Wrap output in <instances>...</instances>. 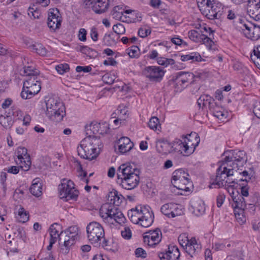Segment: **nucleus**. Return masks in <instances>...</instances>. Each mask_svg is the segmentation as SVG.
<instances>
[{"instance_id": "603ef678", "label": "nucleus", "mask_w": 260, "mask_h": 260, "mask_svg": "<svg viewBox=\"0 0 260 260\" xmlns=\"http://www.w3.org/2000/svg\"><path fill=\"white\" fill-rule=\"evenodd\" d=\"M241 174L243 175V177H244V178H242L239 180L238 179V183L240 181H245L246 182H248L251 178L252 175L248 173L247 171H244Z\"/></svg>"}, {"instance_id": "bf43d9fd", "label": "nucleus", "mask_w": 260, "mask_h": 260, "mask_svg": "<svg viewBox=\"0 0 260 260\" xmlns=\"http://www.w3.org/2000/svg\"><path fill=\"white\" fill-rule=\"evenodd\" d=\"M91 70V68L90 66H78L76 68V71L77 72L88 73Z\"/></svg>"}, {"instance_id": "4468645a", "label": "nucleus", "mask_w": 260, "mask_h": 260, "mask_svg": "<svg viewBox=\"0 0 260 260\" xmlns=\"http://www.w3.org/2000/svg\"><path fill=\"white\" fill-rule=\"evenodd\" d=\"M226 9L224 8L221 3L213 0L208 7L205 15L209 19L220 20L225 13Z\"/></svg>"}, {"instance_id": "69168bd1", "label": "nucleus", "mask_w": 260, "mask_h": 260, "mask_svg": "<svg viewBox=\"0 0 260 260\" xmlns=\"http://www.w3.org/2000/svg\"><path fill=\"white\" fill-rule=\"evenodd\" d=\"M90 36L92 40L95 42L98 39V33L97 31V29L95 27H93L91 28L90 30Z\"/></svg>"}, {"instance_id": "ea45409f", "label": "nucleus", "mask_w": 260, "mask_h": 260, "mask_svg": "<svg viewBox=\"0 0 260 260\" xmlns=\"http://www.w3.org/2000/svg\"><path fill=\"white\" fill-rule=\"evenodd\" d=\"M30 47L33 51L39 55L44 56L47 53L46 48L40 43H36L30 46Z\"/></svg>"}, {"instance_id": "f257e3e1", "label": "nucleus", "mask_w": 260, "mask_h": 260, "mask_svg": "<svg viewBox=\"0 0 260 260\" xmlns=\"http://www.w3.org/2000/svg\"><path fill=\"white\" fill-rule=\"evenodd\" d=\"M223 160L218 162L219 167L216 170L215 178H211L210 188H221L225 183H232L231 177L234 175L236 169L239 170L247 160L246 153L244 151L235 150L225 153Z\"/></svg>"}, {"instance_id": "412c9836", "label": "nucleus", "mask_w": 260, "mask_h": 260, "mask_svg": "<svg viewBox=\"0 0 260 260\" xmlns=\"http://www.w3.org/2000/svg\"><path fill=\"white\" fill-rule=\"evenodd\" d=\"M60 225L56 223L52 224L49 228V233L50 236V239L57 241L58 239L59 241L61 242L65 237L66 234L64 231H61Z\"/></svg>"}, {"instance_id": "1a4fd4ad", "label": "nucleus", "mask_w": 260, "mask_h": 260, "mask_svg": "<svg viewBox=\"0 0 260 260\" xmlns=\"http://www.w3.org/2000/svg\"><path fill=\"white\" fill-rule=\"evenodd\" d=\"M213 32V31L210 27H208L206 24L199 19L196 20V42H202L211 49L214 42L209 36L212 35Z\"/></svg>"}, {"instance_id": "ddd939ff", "label": "nucleus", "mask_w": 260, "mask_h": 260, "mask_svg": "<svg viewBox=\"0 0 260 260\" xmlns=\"http://www.w3.org/2000/svg\"><path fill=\"white\" fill-rule=\"evenodd\" d=\"M65 237L63 239V245L60 248V252L67 254L69 252L70 247L75 243V240L78 237V229L76 226H72L64 231Z\"/></svg>"}, {"instance_id": "13d9d810", "label": "nucleus", "mask_w": 260, "mask_h": 260, "mask_svg": "<svg viewBox=\"0 0 260 260\" xmlns=\"http://www.w3.org/2000/svg\"><path fill=\"white\" fill-rule=\"evenodd\" d=\"M160 260H171L169 253V250L165 252H159L158 254Z\"/></svg>"}, {"instance_id": "cd10ccee", "label": "nucleus", "mask_w": 260, "mask_h": 260, "mask_svg": "<svg viewBox=\"0 0 260 260\" xmlns=\"http://www.w3.org/2000/svg\"><path fill=\"white\" fill-rule=\"evenodd\" d=\"M249 25L251 27L252 32L250 34L249 30H246V37L252 40H257L260 38V26L252 23H249Z\"/></svg>"}, {"instance_id": "bb28decb", "label": "nucleus", "mask_w": 260, "mask_h": 260, "mask_svg": "<svg viewBox=\"0 0 260 260\" xmlns=\"http://www.w3.org/2000/svg\"><path fill=\"white\" fill-rule=\"evenodd\" d=\"M194 75L192 73L180 72L177 74L176 80L178 83L181 82L182 84H185L189 82L192 83L194 81Z\"/></svg>"}, {"instance_id": "49530a36", "label": "nucleus", "mask_w": 260, "mask_h": 260, "mask_svg": "<svg viewBox=\"0 0 260 260\" xmlns=\"http://www.w3.org/2000/svg\"><path fill=\"white\" fill-rule=\"evenodd\" d=\"M140 49L137 46H133L130 49H127V54L131 58H138L139 56Z\"/></svg>"}, {"instance_id": "09e8293b", "label": "nucleus", "mask_w": 260, "mask_h": 260, "mask_svg": "<svg viewBox=\"0 0 260 260\" xmlns=\"http://www.w3.org/2000/svg\"><path fill=\"white\" fill-rule=\"evenodd\" d=\"M113 30L114 32L117 35L123 34L125 32V29L124 25L121 23H117L113 26Z\"/></svg>"}, {"instance_id": "8fccbe9b", "label": "nucleus", "mask_w": 260, "mask_h": 260, "mask_svg": "<svg viewBox=\"0 0 260 260\" xmlns=\"http://www.w3.org/2000/svg\"><path fill=\"white\" fill-rule=\"evenodd\" d=\"M115 79V76L113 75H111L110 74H106L103 76V80L108 84L110 85L113 83Z\"/></svg>"}, {"instance_id": "6e6d98bb", "label": "nucleus", "mask_w": 260, "mask_h": 260, "mask_svg": "<svg viewBox=\"0 0 260 260\" xmlns=\"http://www.w3.org/2000/svg\"><path fill=\"white\" fill-rule=\"evenodd\" d=\"M197 210L199 214H196V215H203L205 212V207L204 203L200 201L198 204Z\"/></svg>"}, {"instance_id": "39448f33", "label": "nucleus", "mask_w": 260, "mask_h": 260, "mask_svg": "<svg viewBox=\"0 0 260 260\" xmlns=\"http://www.w3.org/2000/svg\"><path fill=\"white\" fill-rule=\"evenodd\" d=\"M128 216L135 224L140 223L144 228L150 226L153 222L154 215L148 206H137L128 211Z\"/></svg>"}, {"instance_id": "680f3d73", "label": "nucleus", "mask_w": 260, "mask_h": 260, "mask_svg": "<svg viewBox=\"0 0 260 260\" xmlns=\"http://www.w3.org/2000/svg\"><path fill=\"white\" fill-rule=\"evenodd\" d=\"M121 236L126 239H129L132 237V233L130 229L128 228H125L124 231H121Z\"/></svg>"}, {"instance_id": "2eb2a0df", "label": "nucleus", "mask_w": 260, "mask_h": 260, "mask_svg": "<svg viewBox=\"0 0 260 260\" xmlns=\"http://www.w3.org/2000/svg\"><path fill=\"white\" fill-rule=\"evenodd\" d=\"M16 164L24 171L29 170L31 164L30 157L27 153V150L24 147H18L16 152Z\"/></svg>"}, {"instance_id": "4c0bfd02", "label": "nucleus", "mask_w": 260, "mask_h": 260, "mask_svg": "<svg viewBox=\"0 0 260 260\" xmlns=\"http://www.w3.org/2000/svg\"><path fill=\"white\" fill-rule=\"evenodd\" d=\"M253 54L251 55V59L253 63L260 69V45L253 50Z\"/></svg>"}, {"instance_id": "9b49d317", "label": "nucleus", "mask_w": 260, "mask_h": 260, "mask_svg": "<svg viewBox=\"0 0 260 260\" xmlns=\"http://www.w3.org/2000/svg\"><path fill=\"white\" fill-rule=\"evenodd\" d=\"M37 79H26L23 82L21 96L23 99H29L41 90V83Z\"/></svg>"}, {"instance_id": "5fc2aeb1", "label": "nucleus", "mask_w": 260, "mask_h": 260, "mask_svg": "<svg viewBox=\"0 0 260 260\" xmlns=\"http://www.w3.org/2000/svg\"><path fill=\"white\" fill-rule=\"evenodd\" d=\"M177 182L179 184L183 183L185 185H191L192 187L193 186L191 181H190V179L187 177L184 178V180L182 179V181H181L180 180H178V181H172V183L174 185H177Z\"/></svg>"}, {"instance_id": "e433bc0d", "label": "nucleus", "mask_w": 260, "mask_h": 260, "mask_svg": "<svg viewBox=\"0 0 260 260\" xmlns=\"http://www.w3.org/2000/svg\"><path fill=\"white\" fill-rule=\"evenodd\" d=\"M211 0H196L198 7L203 14H205L208 7H210V4L211 3Z\"/></svg>"}, {"instance_id": "5701e85b", "label": "nucleus", "mask_w": 260, "mask_h": 260, "mask_svg": "<svg viewBox=\"0 0 260 260\" xmlns=\"http://www.w3.org/2000/svg\"><path fill=\"white\" fill-rule=\"evenodd\" d=\"M157 151L162 154H167L172 152V143L164 139L158 140L156 144Z\"/></svg>"}, {"instance_id": "393cba45", "label": "nucleus", "mask_w": 260, "mask_h": 260, "mask_svg": "<svg viewBox=\"0 0 260 260\" xmlns=\"http://www.w3.org/2000/svg\"><path fill=\"white\" fill-rule=\"evenodd\" d=\"M109 6V0H97L93 5V11L96 14H102L108 10Z\"/></svg>"}, {"instance_id": "de8ad7c7", "label": "nucleus", "mask_w": 260, "mask_h": 260, "mask_svg": "<svg viewBox=\"0 0 260 260\" xmlns=\"http://www.w3.org/2000/svg\"><path fill=\"white\" fill-rule=\"evenodd\" d=\"M56 71L60 75H63L65 73L69 71V65L67 63L60 64L55 67Z\"/></svg>"}, {"instance_id": "338daca9", "label": "nucleus", "mask_w": 260, "mask_h": 260, "mask_svg": "<svg viewBox=\"0 0 260 260\" xmlns=\"http://www.w3.org/2000/svg\"><path fill=\"white\" fill-rule=\"evenodd\" d=\"M12 100L10 98H7L5 100L2 104V107L4 109L8 108L12 103Z\"/></svg>"}, {"instance_id": "b1692460", "label": "nucleus", "mask_w": 260, "mask_h": 260, "mask_svg": "<svg viewBox=\"0 0 260 260\" xmlns=\"http://www.w3.org/2000/svg\"><path fill=\"white\" fill-rule=\"evenodd\" d=\"M118 143V150L122 154L130 151L134 146V143L126 137H121Z\"/></svg>"}, {"instance_id": "aec40b11", "label": "nucleus", "mask_w": 260, "mask_h": 260, "mask_svg": "<svg viewBox=\"0 0 260 260\" xmlns=\"http://www.w3.org/2000/svg\"><path fill=\"white\" fill-rule=\"evenodd\" d=\"M247 12L254 20H260V0H248Z\"/></svg>"}, {"instance_id": "72a5a7b5", "label": "nucleus", "mask_w": 260, "mask_h": 260, "mask_svg": "<svg viewBox=\"0 0 260 260\" xmlns=\"http://www.w3.org/2000/svg\"><path fill=\"white\" fill-rule=\"evenodd\" d=\"M168 249L171 260H178L180 254L178 248L175 245H169Z\"/></svg>"}, {"instance_id": "20e7f679", "label": "nucleus", "mask_w": 260, "mask_h": 260, "mask_svg": "<svg viewBox=\"0 0 260 260\" xmlns=\"http://www.w3.org/2000/svg\"><path fill=\"white\" fill-rule=\"evenodd\" d=\"M102 147L101 139L93 135H89L83 139L77 147L78 155L89 160L96 158Z\"/></svg>"}, {"instance_id": "9d476101", "label": "nucleus", "mask_w": 260, "mask_h": 260, "mask_svg": "<svg viewBox=\"0 0 260 260\" xmlns=\"http://www.w3.org/2000/svg\"><path fill=\"white\" fill-rule=\"evenodd\" d=\"M59 197L64 201L77 200L79 191L74 187V182L70 180L63 179L58 185Z\"/></svg>"}, {"instance_id": "052dcab7", "label": "nucleus", "mask_w": 260, "mask_h": 260, "mask_svg": "<svg viewBox=\"0 0 260 260\" xmlns=\"http://www.w3.org/2000/svg\"><path fill=\"white\" fill-rule=\"evenodd\" d=\"M86 30L85 28H80L79 31V39L81 41L86 40Z\"/></svg>"}, {"instance_id": "a19ab883", "label": "nucleus", "mask_w": 260, "mask_h": 260, "mask_svg": "<svg viewBox=\"0 0 260 260\" xmlns=\"http://www.w3.org/2000/svg\"><path fill=\"white\" fill-rule=\"evenodd\" d=\"M78 50L89 57L93 56L96 53L95 50L90 48L87 46H80L78 49Z\"/></svg>"}, {"instance_id": "6ab92c4d", "label": "nucleus", "mask_w": 260, "mask_h": 260, "mask_svg": "<svg viewBox=\"0 0 260 260\" xmlns=\"http://www.w3.org/2000/svg\"><path fill=\"white\" fill-rule=\"evenodd\" d=\"M147 235L143 237L144 242L149 246H155L161 240V232L158 228L153 231H150L146 233Z\"/></svg>"}, {"instance_id": "79ce46f5", "label": "nucleus", "mask_w": 260, "mask_h": 260, "mask_svg": "<svg viewBox=\"0 0 260 260\" xmlns=\"http://www.w3.org/2000/svg\"><path fill=\"white\" fill-rule=\"evenodd\" d=\"M157 63L161 66L167 67L168 65L174 64L175 61L174 59L171 58H166L165 57H158L157 58Z\"/></svg>"}, {"instance_id": "864d4df0", "label": "nucleus", "mask_w": 260, "mask_h": 260, "mask_svg": "<svg viewBox=\"0 0 260 260\" xmlns=\"http://www.w3.org/2000/svg\"><path fill=\"white\" fill-rule=\"evenodd\" d=\"M151 30L146 28H140L138 31V35L141 38H145L150 35Z\"/></svg>"}, {"instance_id": "c03bdc74", "label": "nucleus", "mask_w": 260, "mask_h": 260, "mask_svg": "<svg viewBox=\"0 0 260 260\" xmlns=\"http://www.w3.org/2000/svg\"><path fill=\"white\" fill-rule=\"evenodd\" d=\"M148 126L152 129L156 130L160 127L159 119L156 117H151L148 123Z\"/></svg>"}, {"instance_id": "4be33fe9", "label": "nucleus", "mask_w": 260, "mask_h": 260, "mask_svg": "<svg viewBox=\"0 0 260 260\" xmlns=\"http://www.w3.org/2000/svg\"><path fill=\"white\" fill-rule=\"evenodd\" d=\"M87 127L89 128V129L92 132L93 134H104L107 133L109 129V124L106 122L100 123L93 122Z\"/></svg>"}, {"instance_id": "3c124183", "label": "nucleus", "mask_w": 260, "mask_h": 260, "mask_svg": "<svg viewBox=\"0 0 260 260\" xmlns=\"http://www.w3.org/2000/svg\"><path fill=\"white\" fill-rule=\"evenodd\" d=\"M135 255L138 257H141L143 258L147 257V253L143 248H138L135 251Z\"/></svg>"}, {"instance_id": "a211bd4d", "label": "nucleus", "mask_w": 260, "mask_h": 260, "mask_svg": "<svg viewBox=\"0 0 260 260\" xmlns=\"http://www.w3.org/2000/svg\"><path fill=\"white\" fill-rule=\"evenodd\" d=\"M143 74L151 81H160L165 74L164 70L159 67L148 66L143 71Z\"/></svg>"}, {"instance_id": "dca6fc26", "label": "nucleus", "mask_w": 260, "mask_h": 260, "mask_svg": "<svg viewBox=\"0 0 260 260\" xmlns=\"http://www.w3.org/2000/svg\"><path fill=\"white\" fill-rule=\"evenodd\" d=\"M178 242L186 252L187 258H193L195 254V237L189 240L185 234H182L179 236Z\"/></svg>"}, {"instance_id": "f8f14e48", "label": "nucleus", "mask_w": 260, "mask_h": 260, "mask_svg": "<svg viewBox=\"0 0 260 260\" xmlns=\"http://www.w3.org/2000/svg\"><path fill=\"white\" fill-rule=\"evenodd\" d=\"M189 141L186 137L184 138V141L176 139L172 143V152H178L186 156L192 154L195 150V146L193 144L190 146Z\"/></svg>"}, {"instance_id": "c85d7f7f", "label": "nucleus", "mask_w": 260, "mask_h": 260, "mask_svg": "<svg viewBox=\"0 0 260 260\" xmlns=\"http://www.w3.org/2000/svg\"><path fill=\"white\" fill-rule=\"evenodd\" d=\"M23 72L21 75L26 76L27 79H37V75L39 74L37 70H34L31 67H25Z\"/></svg>"}, {"instance_id": "c756f323", "label": "nucleus", "mask_w": 260, "mask_h": 260, "mask_svg": "<svg viewBox=\"0 0 260 260\" xmlns=\"http://www.w3.org/2000/svg\"><path fill=\"white\" fill-rule=\"evenodd\" d=\"M213 100L211 98L207 95H201L197 101L198 105L200 109H203V107L208 105L209 108L212 105L213 103L211 101Z\"/></svg>"}, {"instance_id": "f03ea898", "label": "nucleus", "mask_w": 260, "mask_h": 260, "mask_svg": "<svg viewBox=\"0 0 260 260\" xmlns=\"http://www.w3.org/2000/svg\"><path fill=\"white\" fill-rule=\"evenodd\" d=\"M109 204L103 205L100 210V214L105 222L113 224V221L122 224L125 223L126 218L119 210L111 205L119 206L124 198L115 189L110 191L107 196Z\"/></svg>"}, {"instance_id": "f3484780", "label": "nucleus", "mask_w": 260, "mask_h": 260, "mask_svg": "<svg viewBox=\"0 0 260 260\" xmlns=\"http://www.w3.org/2000/svg\"><path fill=\"white\" fill-rule=\"evenodd\" d=\"M61 17L58 9H50L48 12L47 25L51 31H55L58 29L61 26Z\"/></svg>"}, {"instance_id": "c9c22d12", "label": "nucleus", "mask_w": 260, "mask_h": 260, "mask_svg": "<svg viewBox=\"0 0 260 260\" xmlns=\"http://www.w3.org/2000/svg\"><path fill=\"white\" fill-rule=\"evenodd\" d=\"M209 108L211 111L212 112L213 115L217 118L222 119V118L224 116V114L221 110L222 109L216 105L215 103L214 102H213V104L210 106Z\"/></svg>"}, {"instance_id": "a878e982", "label": "nucleus", "mask_w": 260, "mask_h": 260, "mask_svg": "<svg viewBox=\"0 0 260 260\" xmlns=\"http://www.w3.org/2000/svg\"><path fill=\"white\" fill-rule=\"evenodd\" d=\"M29 190L34 196L39 197L42 195V184L40 178H36L32 180Z\"/></svg>"}, {"instance_id": "774afa93", "label": "nucleus", "mask_w": 260, "mask_h": 260, "mask_svg": "<svg viewBox=\"0 0 260 260\" xmlns=\"http://www.w3.org/2000/svg\"><path fill=\"white\" fill-rule=\"evenodd\" d=\"M249 188L246 186L244 185V184H242V186L241 187V197H248Z\"/></svg>"}, {"instance_id": "f704fd0d", "label": "nucleus", "mask_w": 260, "mask_h": 260, "mask_svg": "<svg viewBox=\"0 0 260 260\" xmlns=\"http://www.w3.org/2000/svg\"><path fill=\"white\" fill-rule=\"evenodd\" d=\"M188 175V174L182 169L177 170L173 173L172 181H178V180L182 181V179L184 180V178L187 177Z\"/></svg>"}, {"instance_id": "2f4dec72", "label": "nucleus", "mask_w": 260, "mask_h": 260, "mask_svg": "<svg viewBox=\"0 0 260 260\" xmlns=\"http://www.w3.org/2000/svg\"><path fill=\"white\" fill-rule=\"evenodd\" d=\"M249 22H247V21L245 20H240L239 24L237 25V28L239 29L240 31H241L243 33V34L245 35V36L246 37V30H249L248 31L249 32V34H251L252 32V30H251V27L249 25Z\"/></svg>"}, {"instance_id": "0e129e2a", "label": "nucleus", "mask_w": 260, "mask_h": 260, "mask_svg": "<svg viewBox=\"0 0 260 260\" xmlns=\"http://www.w3.org/2000/svg\"><path fill=\"white\" fill-rule=\"evenodd\" d=\"M253 113L260 119V102H257L254 105L253 110Z\"/></svg>"}, {"instance_id": "7c9ffc66", "label": "nucleus", "mask_w": 260, "mask_h": 260, "mask_svg": "<svg viewBox=\"0 0 260 260\" xmlns=\"http://www.w3.org/2000/svg\"><path fill=\"white\" fill-rule=\"evenodd\" d=\"M0 124L5 128H10L13 124L12 117L10 115L0 114Z\"/></svg>"}, {"instance_id": "0eeeda50", "label": "nucleus", "mask_w": 260, "mask_h": 260, "mask_svg": "<svg viewBox=\"0 0 260 260\" xmlns=\"http://www.w3.org/2000/svg\"><path fill=\"white\" fill-rule=\"evenodd\" d=\"M87 237L90 243L95 246L101 244L103 247L108 245V240L105 238V231L101 224L92 221L86 226Z\"/></svg>"}, {"instance_id": "e2e57ef3", "label": "nucleus", "mask_w": 260, "mask_h": 260, "mask_svg": "<svg viewBox=\"0 0 260 260\" xmlns=\"http://www.w3.org/2000/svg\"><path fill=\"white\" fill-rule=\"evenodd\" d=\"M225 196L223 194H219L216 198L217 206L219 208L220 207L225 199Z\"/></svg>"}, {"instance_id": "58836bf2", "label": "nucleus", "mask_w": 260, "mask_h": 260, "mask_svg": "<svg viewBox=\"0 0 260 260\" xmlns=\"http://www.w3.org/2000/svg\"><path fill=\"white\" fill-rule=\"evenodd\" d=\"M113 18L117 20H121L123 17V7L120 6L114 7L111 11Z\"/></svg>"}, {"instance_id": "4d7b16f0", "label": "nucleus", "mask_w": 260, "mask_h": 260, "mask_svg": "<svg viewBox=\"0 0 260 260\" xmlns=\"http://www.w3.org/2000/svg\"><path fill=\"white\" fill-rule=\"evenodd\" d=\"M177 189L184 190L185 191H189L190 190V187H192L191 185H185L183 183L179 184L177 183V185H174Z\"/></svg>"}, {"instance_id": "423d86ee", "label": "nucleus", "mask_w": 260, "mask_h": 260, "mask_svg": "<svg viewBox=\"0 0 260 260\" xmlns=\"http://www.w3.org/2000/svg\"><path fill=\"white\" fill-rule=\"evenodd\" d=\"M231 180H235L234 182L225 183L221 187L224 186H227V190L229 194L231 196L232 200L234 202L233 207L234 208V212L235 216L238 220V222L241 223H244L246 221V219L242 215V217H240V215L242 214L244 212V208L247 204L249 205H253V203H247L244 198L241 197V195L239 194L238 191H236V193L237 196H235V191L234 190L233 187L235 184L238 183L237 179L233 178L231 177Z\"/></svg>"}, {"instance_id": "473e14b6", "label": "nucleus", "mask_w": 260, "mask_h": 260, "mask_svg": "<svg viewBox=\"0 0 260 260\" xmlns=\"http://www.w3.org/2000/svg\"><path fill=\"white\" fill-rule=\"evenodd\" d=\"M170 218H174L176 216H180L183 213L182 206L177 204L172 203V209Z\"/></svg>"}, {"instance_id": "a18cd8bd", "label": "nucleus", "mask_w": 260, "mask_h": 260, "mask_svg": "<svg viewBox=\"0 0 260 260\" xmlns=\"http://www.w3.org/2000/svg\"><path fill=\"white\" fill-rule=\"evenodd\" d=\"M172 209V203H168L164 204L161 207V213L167 217L170 218Z\"/></svg>"}, {"instance_id": "7ed1b4c3", "label": "nucleus", "mask_w": 260, "mask_h": 260, "mask_svg": "<svg viewBox=\"0 0 260 260\" xmlns=\"http://www.w3.org/2000/svg\"><path fill=\"white\" fill-rule=\"evenodd\" d=\"M139 170L134 164H122L117 169V182L123 188L133 189L139 184Z\"/></svg>"}, {"instance_id": "6e6552de", "label": "nucleus", "mask_w": 260, "mask_h": 260, "mask_svg": "<svg viewBox=\"0 0 260 260\" xmlns=\"http://www.w3.org/2000/svg\"><path fill=\"white\" fill-rule=\"evenodd\" d=\"M46 114L50 119L57 122L62 120L66 115V108L59 99L49 98L46 101Z\"/></svg>"}, {"instance_id": "37998d69", "label": "nucleus", "mask_w": 260, "mask_h": 260, "mask_svg": "<svg viewBox=\"0 0 260 260\" xmlns=\"http://www.w3.org/2000/svg\"><path fill=\"white\" fill-rule=\"evenodd\" d=\"M18 215L19 217V221L22 223L26 222L29 219L28 213H27L23 208H21L19 209Z\"/></svg>"}]
</instances>
